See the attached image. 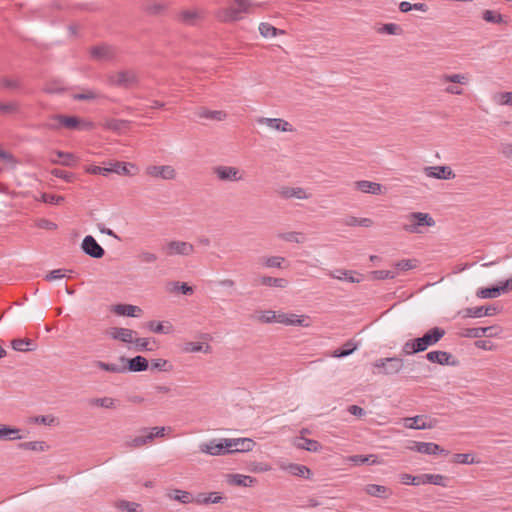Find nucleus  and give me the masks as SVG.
I'll return each mask as SVG.
<instances>
[{
  "label": "nucleus",
  "instance_id": "f704fd0d",
  "mask_svg": "<svg viewBox=\"0 0 512 512\" xmlns=\"http://www.w3.org/2000/svg\"><path fill=\"white\" fill-rule=\"evenodd\" d=\"M88 404L92 407L113 409L116 406V400L112 397L91 398L88 400Z\"/></svg>",
  "mask_w": 512,
  "mask_h": 512
},
{
  "label": "nucleus",
  "instance_id": "2eb2a0df",
  "mask_svg": "<svg viewBox=\"0 0 512 512\" xmlns=\"http://www.w3.org/2000/svg\"><path fill=\"white\" fill-rule=\"evenodd\" d=\"M82 250L92 258H101L104 256V249L97 243L91 235L86 236L81 244Z\"/></svg>",
  "mask_w": 512,
  "mask_h": 512
},
{
  "label": "nucleus",
  "instance_id": "a878e982",
  "mask_svg": "<svg viewBox=\"0 0 512 512\" xmlns=\"http://www.w3.org/2000/svg\"><path fill=\"white\" fill-rule=\"evenodd\" d=\"M466 316L472 318H481L483 316H492L498 312V308L495 306H480L470 307L465 310Z\"/></svg>",
  "mask_w": 512,
  "mask_h": 512
},
{
  "label": "nucleus",
  "instance_id": "09e8293b",
  "mask_svg": "<svg viewBox=\"0 0 512 512\" xmlns=\"http://www.w3.org/2000/svg\"><path fill=\"white\" fill-rule=\"evenodd\" d=\"M357 349V345L353 341H347L343 349H337L333 352L332 356L335 358L346 357L352 354Z\"/></svg>",
  "mask_w": 512,
  "mask_h": 512
},
{
  "label": "nucleus",
  "instance_id": "423d86ee",
  "mask_svg": "<svg viewBox=\"0 0 512 512\" xmlns=\"http://www.w3.org/2000/svg\"><path fill=\"white\" fill-rule=\"evenodd\" d=\"M52 120L59 122L62 127L70 130H91L94 127L93 122L84 121L76 116L57 114L52 116Z\"/></svg>",
  "mask_w": 512,
  "mask_h": 512
},
{
  "label": "nucleus",
  "instance_id": "f03ea898",
  "mask_svg": "<svg viewBox=\"0 0 512 512\" xmlns=\"http://www.w3.org/2000/svg\"><path fill=\"white\" fill-rule=\"evenodd\" d=\"M261 3L254 0H235L229 7L217 12V18L222 22L237 21L242 18L243 13H254Z\"/></svg>",
  "mask_w": 512,
  "mask_h": 512
},
{
  "label": "nucleus",
  "instance_id": "bf43d9fd",
  "mask_svg": "<svg viewBox=\"0 0 512 512\" xmlns=\"http://www.w3.org/2000/svg\"><path fill=\"white\" fill-rule=\"evenodd\" d=\"M379 33H386L390 35H400L402 33V28L395 23H387L384 24L379 30Z\"/></svg>",
  "mask_w": 512,
  "mask_h": 512
},
{
  "label": "nucleus",
  "instance_id": "680f3d73",
  "mask_svg": "<svg viewBox=\"0 0 512 512\" xmlns=\"http://www.w3.org/2000/svg\"><path fill=\"white\" fill-rule=\"evenodd\" d=\"M494 101L499 105L512 106V92H501L494 96Z\"/></svg>",
  "mask_w": 512,
  "mask_h": 512
},
{
  "label": "nucleus",
  "instance_id": "2f4dec72",
  "mask_svg": "<svg viewBox=\"0 0 512 512\" xmlns=\"http://www.w3.org/2000/svg\"><path fill=\"white\" fill-rule=\"evenodd\" d=\"M256 478L248 476V475H242V474H232L229 475L228 482L232 485L236 486H243V487H251L256 483Z\"/></svg>",
  "mask_w": 512,
  "mask_h": 512
},
{
  "label": "nucleus",
  "instance_id": "0eeeda50",
  "mask_svg": "<svg viewBox=\"0 0 512 512\" xmlns=\"http://www.w3.org/2000/svg\"><path fill=\"white\" fill-rule=\"evenodd\" d=\"M441 83H453L445 88V92L451 95H462L463 89L459 85H467L469 78L466 74H443L439 78Z\"/></svg>",
  "mask_w": 512,
  "mask_h": 512
},
{
  "label": "nucleus",
  "instance_id": "72a5a7b5",
  "mask_svg": "<svg viewBox=\"0 0 512 512\" xmlns=\"http://www.w3.org/2000/svg\"><path fill=\"white\" fill-rule=\"evenodd\" d=\"M129 124V121L127 120H121V119H106L102 126L105 129L120 133L123 129H125Z\"/></svg>",
  "mask_w": 512,
  "mask_h": 512
},
{
  "label": "nucleus",
  "instance_id": "20e7f679",
  "mask_svg": "<svg viewBox=\"0 0 512 512\" xmlns=\"http://www.w3.org/2000/svg\"><path fill=\"white\" fill-rule=\"evenodd\" d=\"M211 171L220 182H240L244 180V171L235 166L216 165L212 167Z\"/></svg>",
  "mask_w": 512,
  "mask_h": 512
},
{
  "label": "nucleus",
  "instance_id": "864d4df0",
  "mask_svg": "<svg viewBox=\"0 0 512 512\" xmlns=\"http://www.w3.org/2000/svg\"><path fill=\"white\" fill-rule=\"evenodd\" d=\"M56 154L61 160L52 159L51 161L53 163H60L65 166H73L76 162V157L72 153L57 151Z\"/></svg>",
  "mask_w": 512,
  "mask_h": 512
},
{
  "label": "nucleus",
  "instance_id": "4d7b16f0",
  "mask_svg": "<svg viewBox=\"0 0 512 512\" xmlns=\"http://www.w3.org/2000/svg\"><path fill=\"white\" fill-rule=\"evenodd\" d=\"M19 111V104L17 102H0V114L2 115H11L18 113Z\"/></svg>",
  "mask_w": 512,
  "mask_h": 512
},
{
  "label": "nucleus",
  "instance_id": "79ce46f5",
  "mask_svg": "<svg viewBox=\"0 0 512 512\" xmlns=\"http://www.w3.org/2000/svg\"><path fill=\"white\" fill-rule=\"evenodd\" d=\"M0 87L5 90H18L21 88V81L16 77L3 76L0 78Z\"/></svg>",
  "mask_w": 512,
  "mask_h": 512
},
{
  "label": "nucleus",
  "instance_id": "49530a36",
  "mask_svg": "<svg viewBox=\"0 0 512 512\" xmlns=\"http://www.w3.org/2000/svg\"><path fill=\"white\" fill-rule=\"evenodd\" d=\"M128 166L135 167L131 163H125V162H119V161L114 162L109 167V173L113 172V173H116L119 175H131V172H130Z\"/></svg>",
  "mask_w": 512,
  "mask_h": 512
},
{
  "label": "nucleus",
  "instance_id": "8fccbe9b",
  "mask_svg": "<svg viewBox=\"0 0 512 512\" xmlns=\"http://www.w3.org/2000/svg\"><path fill=\"white\" fill-rule=\"evenodd\" d=\"M183 350L185 352H189V353L202 352V351L204 353H209L211 351V346L208 344L203 345L201 343H196V342H187V343H185Z\"/></svg>",
  "mask_w": 512,
  "mask_h": 512
},
{
  "label": "nucleus",
  "instance_id": "1a4fd4ad",
  "mask_svg": "<svg viewBox=\"0 0 512 512\" xmlns=\"http://www.w3.org/2000/svg\"><path fill=\"white\" fill-rule=\"evenodd\" d=\"M108 80L111 85L124 88H130L138 81L136 73L132 70H125L112 74L109 76Z\"/></svg>",
  "mask_w": 512,
  "mask_h": 512
},
{
  "label": "nucleus",
  "instance_id": "f3484780",
  "mask_svg": "<svg viewBox=\"0 0 512 512\" xmlns=\"http://www.w3.org/2000/svg\"><path fill=\"white\" fill-rule=\"evenodd\" d=\"M307 319L308 317L305 315L299 316L293 313L282 312H278L277 314V323L284 325L308 327L309 323L307 322Z\"/></svg>",
  "mask_w": 512,
  "mask_h": 512
},
{
  "label": "nucleus",
  "instance_id": "69168bd1",
  "mask_svg": "<svg viewBox=\"0 0 512 512\" xmlns=\"http://www.w3.org/2000/svg\"><path fill=\"white\" fill-rule=\"evenodd\" d=\"M285 258L281 256H271L266 258L265 266L269 268H282Z\"/></svg>",
  "mask_w": 512,
  "mask_h": 512
},
{
  "label": "nucleus",
  "instance_id": "0e129e2a",
  "mask_svg": "<svg viewBox=\"0 0 512 512\" xmlns=\"http://www.w3.org/2000/svg\"><path fill=\"white\" fill-rule=\"evenodd\" d=\"M152 368L158 371H170L172 369V365L165 359H154L151 362Z\"/></svg>",
  "mask_w": 512,
  "mask_h": 512
},
{
  "label": "nucleus",
  "instance_id": "9b49d317",
  "mask_svg": "<svg viewBox=\"0 0 512 512\" xmlns=\"http://www.w3.org/2000/svg\"><path fill=\"white\" fill-rule=\"evenodd\" d=\"M226 443V438L220 439L219 441L213 439L209 442L201 443L199 445V451L212 456L225 455L229 453L227 446H225Z\"/></svg>",
  "mask_w": 512,
  "mask_h": 512
},
{
  "label": "nucleus",
  "instance_id": "6ab92c4d",
  "mask_svg": "<svg viewBox=\"0 0 512 512\" xmlns=\"http://www.w3.org/2000/svg\"><path fill=\"white\" fill-rule=\"evenodd\" d=\"M411 450L416 451L422 454L435 455V454H444L448 455V451L441 448L438 444L432 442H414L413 446L410 447Z\"/></svg>",
  "mask_w": 512,
  "mask_h": 512
},
{
  "label": "nucleus",
  "instance_id": "58836bf2",
  "mask_svg": "<svg viewBox=\"0 0 512 512\" xmlns=\"http://www.w3.org/2000/svg\"><path fill=\"white\" fill-rule=\"evenodd\" d=\"M151 442H152L151 436H147L145 434V435L136 436L130 440H127L124 443V445H125V447L130 448V449H137V448L145 446L146 444L151 443Z\"/></svg>",
  "mask_w": 512,
  "mask_h": 512
},
{
  "label": "nucleus",
  "instance_id": "3c124183",
  "mask_svg": "<svg viewBox=\"0 0 512 512\" xmlns=\"http://www.w3.org/2000/svg\"><path fill=\"white\" fill-rule=\"evenodd\" d=\"M329 275L332 278L338 279V280H345L351 283L359 282V279L354 278L351 271L338 269L333 272H330Z\"/></svg>",
  "mask_w": 512,
  "mask_h": 512
},
{
  "label": "nucleus",
  "instance_id": "4c0bfd02",
  "mask_svg": "<svg viewBox=\"0 0 512 512\" xmlns=\"http://www.w3.org/2000/svg\"><path fill=\"white\" fill-rule=\"evenodd\" d=\"M201 18V15L196 10H185L179 14V20L186 25H195Z\"/></svg>",
  "mask_w": 512,
  "mask_h": 512
},
{
  "label": "nucleus",
  "instance_id": "473e14b6",
  "mask_svg": "<svg viewBox=\"0 0 512 512\" xmlns=\"http://www.w3.org/2000/svg\"><path fill=\"white\" fill-rule=\"evenodd\" d=\"M167 291L170 293H181L184 295H192L194 289L192 286H189L187 283H182L179 281H172L167 284Z\"/></svg>",
  "mask_w": 512,
  "mask_h": 512
},
{
  "label": "nucleus",
  "instance_id": "393cba45",
  "mask_svg": "<svg viewBox=\"0 0 512 512\" xmlns=\"http://www.w3.org/2000/svg\"><path fill=\"white\" fill-rule=\"evenodd\" d=\"M112 311L119 316L138 317L142 312L141 308L131 304L114 305Z\"/></svg>",
  "mask_w": 512,
  "mask_h": 512
},
{
  "label": "nucleus",
  "instance_id": "37998d69",
  "mask_svg": "<svg viewBox=\"0 0 512 512\" xmlns=\"http://www.w3.org/2000/svg\"><path fill=\"white\" fill-rule=\"evenodd\" d=\"M349 461L353 462L356 465L363 464H379L377 457L375 455H353L348 458Z\"/></svg>",
  "mask_w": 512,
  "mask_h": 512
},
{
  "label": "nucleus",
  "instance_id": "f8f14e48",
  "mask_svg": "<svg viewBox=\"0 0 512 512\" xmlns=\"http://www.w3.org/2000/svg\"><path fill=\"white\" fill-rule=\"evenodd\" d=\"M90 54L97 61H113L117 56V49L111 45L102 44L91 48Z\"/></svg>",
  "mask_w": 512,
  "mask_h": 512
},
{
  "label": "nucleus",
  "instance_id": "603ef678",
  "mask_svg": "<svg viewBox=\"0 0 512 512\" xmlns=\"http://www.w3.org/2000/svg\"><path fill=\"white\" fill-rule=\"evenodd\" d=\"M260 284L270 287L284 288L287 285V280L283 278H274L270 276H263L260 278Z\"/></svg>",
  "mask_w": 512,
  "mask_h": 512
},
{
  "label": "nucleus",
  "instance_id": "13d9d810",
  "mask_svg": "<svg viewBox=\"0 0 512 512\" xmlns=\"http://www.w3.org/2000/svg\"><path fill=\"white\" fill-rule=\"evenodd\" d=\"M172 498L176 501H179L183 504H188L193 502V496L190 492L175 490Z\"/></svg>",
  "mask_w": 512,
  "mask_h": 512
},
{
  "label": "nucleus",
  "instance_id": "c756f323",
  "mask_svg": "<svg viewBox=\"0 0 512 512\" xmlns=\"http://www.w3.org/2000/svg\"><path fill=\"white\" fill-rule=\"evenodd\" d=\"M19 428L10 427L0 424V441H13L22 439Z\"/></svg>",
  "mask_w": 512,
  "mask_h": 512
},
{
  "label": "nucleus",
  "instance_id": "a211bd4d",
  "mask_svg": "<svg viewBox=\"0 0 512 512\" xmlns=\"http://www.w3.org/2000/svg\"><path fill=\"white\" fill-rule=\"evenodd\" d=\"M425 357L428 361L440 365L456 366L458 364V361L446 351H430Z\"/></svg>",
  "mask_w": 512,
  "mask_h": 512
},
{
  "label": "nucleus",
  "instance_id": "c9c22d12",
  "mask_svg": "<svg viewBox=\"0 0 512 512\" xmlns=\"http://www.w3.org/2000/svg\"><path fill=\"white\" fill-rule=\"evenodd\" d=\"M12 348L16 351H33L36 348V344L31 339H14L11 342Z\"/></svg>",
  "mask_w": 512,
  "mask_h": 512
},
{
  "label": "nucleus",
  "instance_id": "9d476101",
  "mask_svg": "<svg viewBox=\"0 0 512 512\" xmlns=\"http://www.w3.org/2000/svg\"><path fill=\"white\" fill-rule=\"evenodd\" d=\"M145 174L162 180H174L177 175L176 170L171 165H150L146 167Z\"/></svg>",
  "mask_w": 512,
  "mask_h": 512
},
{
  "label": "nucleus",
  "instance_id": "5701e85b",
  "mask_svg": "<svg viewBox=\"0 0 512 512\" xmlns=\"http://www.w3.org/2000/svg\"><path fill=\"white\" fill-rule=\"evenodd\" d=\"M279 195L282 198L290 199V198H296V199H309L311 197V194L308 193L304 188L302 187H282L278 191Z\"/></svg>",
  "mask_w": 512,
  "mask_h": 512
},
{
  "label": "nucleus",
  "instance_id": "39448f33",
  "mask_svg": "<svg viewBox=\"0 0 512 512\" xmlns=\"http://www.w3.org/2000/svg\"><path fill=\"white\" fill-rule=\"evenodd\" d=\"M162 251L167 256H190L194 253L195 248L193 244L182 240L168 241L163 247Z\"/></svg>",
  "mask_w": 512,
  "mask_h": 512
},
{
  "label": "nucleus",
  "instance_id": "7ed1b4c3",
  "mask_svg": "<svg viewBox=\"0 0 512 512\" xmlns=\"http://www.w3.org/2000/svg\"><path fill=\"white\" fill-rule=\"evenodd\" d=\"M402 229L405 232L412 234L424 233L425 227H432L435 225V220L428 213L412 212L403 217Z\"/></svg>",
  "mask_w": 512,
  "mask_h": 512
},
{
  "label": "nucleus",
  "instance_id": "c85d7f7f",
  "mask_svg": "<svg viewBox=\"0 0 512 512\" xmlns=\"http://www.w3.org/2000/svg\"><path fill=\"white\" fill-rule=\"evenodd\" d=\"M503 293H505V287L500 284L487 288H479L476 295L482 299H492L499 297Z\"/></svg>",
  "mask_w": 512,
  "mask_h": 512
},
{
  "label": "nucleus",
  "instance_id": "5fc2aeb1",
  "mask_svg": "<svg viewBox=\"0 0 512 512\" xmlns=\"http://www.w3.org/2000/svg\"><path fill=\"white\" fill-rule=\"evenodd\" d=\"M198 115L201 117V118H206V119H212V120H217V121H222L226 118V113L224 111H210V110H207V109H202Z\"/></svg>",
  "mask_w": 512,
  "mask_h": 512
},
{
  "label": "nucleus",
  "instance_id": "ddd939ff",
  "mask_svg": "<svg viewBox=\"0 0 512 512\" xmlns=\"http://www.w3.org/2000/svg\"><path fill=\"white\" fill-rule=\"evenodd\" d=\"M229 453L251 451L255 442L250 438H226Z\"/></svg>",
  "mask_w": 512,
  "mask_h": 512
},
{
  "label": "nucleus",
  "instance_id": "b1692460",
  "mask_svg": "<svg viewBox=\"0 0 512 512\" xmlns=\"http://www.w3.org/2000/svg\"><path fill=\"white\" fill-rule=\"evenodd\" d=\"M364 491L372 497L386 499L392 495V490L384 485L367 484Z\"/></svg>",
  "mask_w": 512,
  "mask_h": 512
},
{
  "label": "nucleus",
  "instance_id": "4be33fe9",
  "mask_svg": "<svg viewBox=\"0 0 512 512\" xmlns=\"http://www.w3.org/2000/svg\"><path fill=\"white\" fill-rule=\"evenodd\" d=\"M136 332L128 328L113 327L108 330V335L124 343H132Z\"/></svg>",
  "mask_w": 512,
  "mask_h": 512
},
{
  "label": "nucleus",
  "instance_id": "052dcab7",
  "mask_svg": "<svg viewBox=\"0 0 512 512\" xmlns=\"http://www.w3.org/2000/svg\"><path fill=\"white\" fill-rule=\"evenodd\" d=\"M453 461L455 463H460V464H474V463H478V461H476L474 459L472 454H469V453L454 454Z\"/></svg>",
  "mask_w": 512,
  "mask_h": 512
},
{
  "label": "nucleus",
  "instance_id": "f257e3e1",
  "mask_svg": "<svg viewBox=\"0 0 512 512\" xmlns=\"http://www.w3.org/2000/svg\"><path fill=\"white\" fill-rule=\"evenodd\" d=\"M445 330L441 327H433L423 336L410 339L404 343L402 352L405 355H412L423 352L430 346L437 344L445 335Z\"/></svg>",
  "mask_w": 512,
  "mask_h": 512
},
{
  "label": "nucleus",
  "instance_id": "6e6552de",
  "mask_svg": "<svg viewBox=\"0 0 512 512\" xmlns=\"http://www.w3.org/2000/svg\"><path fill=\"white\" fill-rule=\"evenodd\" d=\"M403 365V360L398 357L380 358L373 363V366L379 369V373L384 375H391L400 372Z\"/></svg>",
  "mask_w": 512,
  "mask_h": 512
},
{
  "label": "nucleus",
  "instance_id": "a18cd8bd",
  "mask_svg": "<svg viewBox=\"0 0 512 512\" xmlns=\"http://www.w3.org/2000/svg\"><path fill=\"white\" fill-rule=\"evenodd\" d=\"M147 327L150 331L157 334H169L172 331V325L169 323L164 325L161 322L150 321L147 323Z\"/></svg>",
  "mask_w": 512,
  "mask_h": 512
},
{
  "label": "nucleus",
  "instance_id": "a19ab883",
  "mask_svg": "<svg viewBox=\"0 0 512 512\" xmlns=\"http://www.w3.org/2000/svg\"><path fill=\"white\" fill-rule=\"evenodd\" d=\"M278 238L293 243H303L306 240L305 235L297 231L279 233Z\"/></svg>",
  "mask_w": 512,
  "mask_h": 512
},
{
  "label": "nucleus",
  "instance_id": "c03bdc74",
  "mask_svg": "<svg viewBox=\"0 0 512 512\" xmlns=\"http://www.w3.org/2000/svg\"><path fill=\"white\" fill-rule=\"evenodd\" d=\"M259 32L260 34L267 38V37H275L278 34H284V30L277 29L276 27L272 26L269 23H261L259 25Z\"/></svg>",
  "mask_w": 512,
  "mask_h": 512
},
{
  "label": "nucleus",
  "instance_id": "e2e57ef3",
  "mask_svg": "<svg viewBox=\"0 0 512 512\" xmlns=\"http://www.w3.org/2000/svg\"><path fill=\"white\" fill-rule=\"evenodd\" d=\"M117 507L120 510H125L128 512H141L142 511L140 504L135 503V502L124 501V500L120 501L117 504Z\"/></svg>",
  "mask_w": 512,
  "mask_h": 512
},
{
  "label": "nucleus",
  "instance_id": "7c9ffc66",
  "mask_svg": "<svg viewBox=\"0 0 512 512\" xmlns=\"http://www.w3.org/2000/svg\"><path fill=\"white\" fill-rule=\"evenodd\" d=\"M295 446L310 452H318L322 449V445L318 441L305 437L296 438Z\"/></svg>",
  "mask_w": 512,
  "mask_h": 512
},
{
  "label": "nucleus",
  "instance_id": "bb28decb",
  "mask_svg": "<svg viewBox=\"0 0 512 512\" xmlns=\"http://www.w3.org/2000/svg\"><path fill=\"white\" fill-rule=\"evenodd\" d=\"M355 188L363 193L378 195L382 192V186L379 183L367 180H360L354 183Z\"/></svg>",
  "mask_w": 512,
  "mask_h": 512
},
{
  "label": "nucleus",
  "instance_id": "de8ad7c7",
  "mask_svg": "<svg viewBox=\"0 0 512 512\" xmlns=\"http://www.w3.org/2000/svg\"><path fill=\"white\" fill-rule=\"evenodd\" d=\"M446 477L441 474H423L422 475V483L426 484H434L438 486H446L445 483Z\"/></svg>",
  "mask_w": 512,
  "mask_h": 512
},
{
  "label": "nucleus",
  "instance_id": "e433bc0d",
  "mask_svg": "<svg viewBox=\"0 0 512 512\" xmlns=\"http://www.w3.org/2000/svg\"><path fill=\"white\" fill-rule=\"evenodd\" d=\"M93 365L101 370L111 372V373H125L126 372V366L125 365H118L114 363H106L103 361H95Z\"/></svg>",
  "mask_w": 512,
  "mask_h": 512
},
{
  "label": "nucleus",
  "instance_id": "6e6d98bb",
  "mask_svg": "<svg viewBox=\"0 0 512 512\" xmlns=\"http://www.w3.org/2000/svg\"><path fill=\"white\" fill-rule=\"evenodd\" d=\"M482 17L486 22H489V23H494V24L504 23L503 16L500 13H497L492 10H485L482 14Z\"/></svg>",
  "mask_w": 512,
  "mask_h": 512
},
{
  "label": "nucleus",
  "instance_id": "338daca9",
  "mask_svg": "<svg viewBox=\"0 0 512 512\" xmlns=\"http://www.w3.org/2000/svg\"><path fill=\"white\" fill-rule=\"evenodd\" d=\"M98 97L99 94L93 90H85L82 93H77L73 96V98L78 101L94 100Z\"/></svg>",
  "mask_w": 512,
  "mask_h": 512
},
{
  "label": "nucleus",
  "instance_id": "dca6fc26",
  "mask_svg": "<svg viewBox=\"0 0 512 512\" xmlns=\"http://www.w3.org/2000/svg\"><path fill=\"white\" fill-rule=\"evenodd\" d=\"M427 177L450 180L455 178V173L449 166H428L424 168Z\"/></svg>",
  "mask_w": 512,
  "mask_h": 512
},
{
  "label": "nucleus",
  "instance_id": "aec40b11",
  "mask_svg": "<svg viewBox=\"0 0 512 512\" xmlns=\"http://www.w3.org/2000/svg\"><path fill=\"white\" fill-rule=\"evenodd\" d=\"M257 122L259 124L266 125L273 130L282 131V132H292L293 131L292 125L288 121L280 119V118L261 117L257 120Z\"/></svg>",
  "mask_w": 512,
  "mask_h": 512
},
{
  "label": "nucleus",
  "instance_id": "4468645a",
  "mask_svg": "<svg viewBox=\"0 0 512 512\" xmlns=\"http://www.w3.org/2000/svg\"><path fill=\"white\" fill-rule=\"evenodd\" d=\"M436 424V419L428 418L425 415H417L405 419V427L410 429H432Z\"/></svg>",
  "mask_w": 512,
  "mask_h": 512
},
{
  "label": "nucleus",
  "instance_id": "ea45409f",
  "mask_svg": "<svg viewBox=\"0 0 512 512\" xmlns=\"http://www.w3.org/2000/svg\"><path fill=\"white\" fill-rule=\"evenodd\" d=\"M20 449L43 452L49 449L45 441L23 442L18 445Z\"/></svg>",
  "mask_w": 512,
  "mask_h": 512
},
{
  "label": "nucleus",
  "instance_id": "cd10ccee",
  "mask_svg": "<svg viewBox=\"0 0 512 512\" xmlns=\"http://www.w3.org/2000/svg\"><path fill=\"white\" fill-rule=\"evenodd\" d=\"M495 335H497V328L494 326L469 328L465 334V336L471 338L493 337Z\"/></svg>",
  "mask_w": 512,
  "mask_h": 512
},
{
  "label": "nucleus",
  "instance_id": "774afa93",
  "mask_svg": "<svg viewBox=\"0 0 512 512\" xmlns=\"http://www.w3.org/2000/svg\"><path fill=\"white\" fill-rule=\"evenodd\" d=\"M41 200L44 202V203H49V204H55V205H58L60 203H62L64 201V197L63 196H60V195H55V194H47V193H43L41 195Z\"/></svg>",
  "mask_w": 512,
  "mask_h": 512
},
{
  "label": "nucleus",
  "instance_id": "412c9836",
  "mask_svg": "<svg viewBox=\"0 0 512 512\" xmlns=\"http://www.w3.org/2000/svg\"><path fill=\"white\" fill-rule=\"evenodd\" d=\"M120 361L122 363H127L126 371L142 372L148 368V361L143 356H136L131 359H127L122 356L120 357Z\"/></svg>",
  "mask_w": 512,
  "mask_h": 512
}]
</instances>
